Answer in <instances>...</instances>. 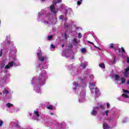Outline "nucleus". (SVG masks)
Wrapping results in <instances>:
<instances>
[{"instance_id":"f257e3e1","label":"nucleus","mask_w":129,"mask_h":129,"mask_svg":"<svg viewBox=\"0 0 129 129\" xmlns=\"http://www.w3.org/2000/svg\"><path fill=\"white\" fill-rule=\"evenodd\" d=\"M47 72L43 71L38 78L34 77L31 81V84L34 87V90L37 93H41V86L45 85L47 78Z\"/></svg>"},{"instance_id":"9d476101","label":"nucleus","mask_w":129,"mask_h":129,"mask_svg":"<svg viewBox=\"0 0 129 129\" xmlns=\"http://www.w3.org/2000/svg\"><path fill=\"white\" fill-rule=\"evenodd\" d=\"M73 53L72 52V50L71 49H68L66 51H62V55L64 57H67V58H68L70 56L68 55H73Z\"/></svg>"},{"instance_id":"052dcab7","label":"nucleus","mask_w":129,"mask_h":129,"mask_svg":"<svg viewBox=\"0 0 129 129\" xmlns=\"http://www.w3.org/2000/svg\"><path fill=\"white\" fill-rule=\"evenodd\" d=\"M1 24H2V21H1V19H0V25Z\"/></svg>"},{"instance_id":"473e14b6","label":"nucleus","mask_w":129,"mask_h":129,"mask_svg":"<svg viewBox=\"0 0 129 129\" xmlns=\"http://www.w3.org/2000/svg\"><path fill=\"white\" fill-rule=\"evenodd\" d=\"M52 38H53V36L52 35H49L47 37V39L50 41L51 40H52Z\"/></svg>"},{"instance_id":"4be33fe9","label":"nucleus","mask_w":129,"mask_h":129,"mask_svg":"<svg viewBox=\"0 0 129 129\" xmlns=\"http://www.w3.org/2000/svg\"><path fill=\"white\" fill-rule=\"evenodd\" d=\"M59 20H62V21H67V18L65 17L63 15H60L59 17Z\"/></svg>"},{"instance_id":"aec40b11","label":"nucleus","mask_w":129,"mask_h":129,"mask_svg":"<svg viewBox=\"0 0 129 129\" xmlns=\"http://www.w3.org/2000/svg\"><path fill=\"white\" fill-rule=\"evenodd\" d=\"M6 66V60H3L0 62V68H4Z\"/></svg>"},{"instance_id":"20e7f679","label":"nucleus","mask_w":129,"mask_h":129,"mask_svg":"<svg viewBox=\"0 0 129 129\" xmlns=\"http://www.w3.org/2000/svg\"><path fill=\"white\" fill-rule=\"evenodd\" d=\"M95 84H96V82L95 81H91L90 82V89L91 91L94 93V91L95 92L96 96H98L99 95V90L98 88H95Z\"/></svg>"},{"instance_id":"4d7b16f0","label":"nucleus","mask_w":129,"mask_h":129,"mask_svg":"<svg viewBox=\"0 0 129 129\" xmlns=\"http://www.w3.org/2000/svg\"><path fill=\"white\" fill-rule=\"evenodd\" d=\"M99 118H100V120H103V119H102V118H101L100 117H99Z\"/></svg>"},{"instance_id":"4c0bfd02","label":"nucleus","mask_w":129,"mask_h":129,"mask_svg":"<svg viewBox=\"0 0 129 129\" xmlns=\"http://www.w3.org/2000/svg\"><path fill=\"white\" fill-rule=\"evenodd\" d=\"M48 109H53V106L52 105H49L47 106Z\"/></svg>"},{"instance_id":"c85d7f7f","label":"nucleus","mask_w":129,"mask_h":129,"mask_svg":"<svg viewBox=\"0 0 129 129\" xmlns=\"http://www.w3.org/2000/svg\"><path fill=\"white\" fill-rule=\"evenodd\" d=\"M116 57L114 56V61H111V64H115L116 63Z\"/></svg>"},{"instance_id":"e2e57ef3","label":"nucleus","mask_w":129,"mask_h":129,"mask_svg":"<svg viewBox=\"0 0 129 129\" xmlns=\"http://www.w3.org/2000/svg\"><path fill=\"white\" fill-rule=\"evenodd\" d=\"M50 114H52V113H51Z\"/></svg>"},{"instance_id":"e433bc0d","label":"nucleus","mask_w":129,"mask_h":129,"mask_svg":"<svg viewBox=\"0 0 129 129\" xmlns=\"http://www.w3.org/2000/svg\"><path fill=\"white\" fill-rule=\"evenodd\" d=\"M15 126L16 127H18L19 128H20V127H21V125H20V124H19V123H17V124H16Z\"/></svg>"},{"instance_id":"680f3d73","label":"nucleus","mask_w":129,"mask_h":129,"mask_svg":"<svg viewBox=\"0 0 129 129\" xmlns=\"http://www.w3.org/2000/svg\"><path fill=\"white\" fill-rule=\"evenodd\" d=\"M2 93H1V95H2Z\"/></svg>"},{"instance_id":"58836bf2","label":"nucleus","mask_w":129,"mask_h":129,"mask_svg":"<svg viewBox=\"0 0 129 129\" xmlns=\"http://www.w3.org/2000/svg\"><path fill=\"white\" fill-rule=\"evenodd\" d=\"M63 37L66 39H67V38H68V35H67V34H66V33H65L63 35Z\"/></svg>"},{"instance_id":"f8f14e48","label":"nucleus","mask_w":129,"mask_h":129,"mask_svg":"<svg viewBox=\"0 0 129 129\" xmlns=\"http://www.w3.org/2000/svg\"><path fill=\"white\" fill-rule=\"evenodd\" d=\"M38 70H43V69H47L48 68V64L44 63V64H41L39 63L37 67Z\"/></svg>"},{"instance_id":"1a4fd4ad","label":"nucleus","mask_w":129,"mask_h":129,"mask_svg":"<svg viewBox=\"0 0 129 129\" xmlns=\"http://www.w3.org/2000/svg\"><path fill=\"white\" fill-rule=\"evenodd\" d=\"M8 77L9 76L6 75L0 79V86H1V87H3V85L6 84L7 82H8Z\"/></svg>"},{"instance_id":"13d9d810","label":"nucleus","mask_w":129,"mask_h":129,"mask_svg":"<svg viewBox=\"0 0 129 129\" xmlns=\"http://www.w3.org/2000/svg\"><path fill=\"white\" fill-rule=\"evenodd\" d=\"M64 26H65L66 27H68V26L66 25V23H64Z\"/></svg>"},{"instance_id":"bf43d9fd","label":"nucleus","mask_w":129,"mask_h":129,"mask_svg":"<svg viewBox=\"0 0 129 129\" xmlns=\"http://www.w3.org/2000/svg\"><path fill=\"white\" fill-rule=\"evenodd\" d=\"M61 47L63 48V47H64V44L62 45Z\"/></svg>"},{"instance_id":"6e6552de","label":"nucleus","mask_w":129,"mask_h":129,"mask_svg":"<svg viewBox=\"0 0 129 129\" xmlns=\"http://www.w3.org/2000/svg\"><path fill=\"white\" fill-rule=\"evenodd\" d=\"M9 48H10V50L11 52L12 56H14V61L16 60V54H17V49L15 46H12V45H9Z\"/></svg>"},{"instance_id":"cd10ccee","label":"nucleus","mask_w":129,"mask_h":129,"mask_svg":"<svg viewBox=\"0 0 129 129\" xmlns=\"http://www.w3.org/2000/svg\"><path fill=\"white\" fill-rule=\"evenodd\" d=\"M81 51L84 54H85L86 53V48H83L81 49Z\"/></svg>"},{"instance_id":"de8ad7c7","label":"nucleus","mask_w":129,"mask_h":129,"mask_svg":"<svg viewBox=\"0 0 129 129\" xmlns=\"http://www.w3.org/2000/svg\"><path fill=\"white\" fill-rule=\"evenodd\" d=\"M40 2L41 3H45V2H46V0H40Z\"/></svg>"},{"instance_id":"b1692460","label":"nucleus","mask_w":129,"mask_h":129,"mask_svg":"<svg viewBox=\"0 0 129 129\" xmlns=\"http://www.w3.org/2000/svg\"><path fill=\"white\" fill-rule=\"evenodd\" d=\"M68 70H74L75 69L72 64L69 65L68 66Z\"/></svg>"},{"instance_id":"393cba45","label":"nucleus","mask_w":129,"mask_h":129,"mask_svg":"<svg viewBox=\"0 0 129 129\" xmlns=\"http://www.w3.org/2000/svg\"><path fill=\"white\" fill-rule=\"evenodd\" d=\"M14 106V105L13 104H11L10 103H8L6 104V107L8 108H11V107Z\"/></svg>"},{"instance_id":"0eeeda50","label":"nucleus","mask_w":129,"mask_h":129,"mask_svg":"<svg viewBox=\"0 0 129 129\" xmlns=\"http://www.w3.org/2000/svg\"><path fill=\"white\" fill-rule=\"evenodd\" d=\"M85 101V91L82 90L80 91L79 96V102H84Z\"/></svg>"},{"instance_id":"7ed1b4c3","label":"nucleus","mask_w":129,"mask_h":129,"mask_svg":"<svg viewBox=\"0 0 129 129\" xmlns=\"http://www.w3.org/2000/svg\"><path fill=\"white\" fill-rule=\"evenodd\" d=\"M59 3H62V0H54L52 2V5H51L49 8L50 11L52 14H54V16H56V14L59 12V10L58 9H55L54 6H56L57 4H59Z\"/></svg>"},{"instance_id":"a18cd8bd","label":"nucleus","mask_w":129,"mask_h":129,"mask_svg":"<svg viewBox=\"0 0 129 129\" xmlns=\"http://www.w3.org/2000/svg\"><path fill=\"white\" fill-rule=\"evenodd\" d=\"M122 52L123 53H125V51L124 50V49H123V47H121Z\"/></svg>"},{"instance_id":"5701e85b","label":"nucleus","mask_w":129,"mask_h":129,"mask_svg":"<svg viewBox=\"0 0 129 129\" xmlns=\"http://www.w3.org/2000/svg\"><path fill=\"white\" fill-rule=\"evenodd\" d=\"M88 43H89V44H91L92 45H93V46L95 47V48H97V49H99V50H100V48L95 46V45H94V43L93 42H91L90 41H87Z\"/></svg>"},{"instance_id":"6ab92c4d","label":"nucleus","mask_w":129,"mask_h":129,"mask_svg":"<svg viewBox=\"0 0 129 129\" xmlns=\"http://www.w3.org/2000/svg\"><path fill=\"white\" fill-rule=\"evenodd\" d=\"M80 65V66H82V67L83 68L85 69V68H86V66H87L88 65V62L85 61L83 63H82V62H81Z\"/></svg>"},{"instance_id":"423d86ee","label":"nucleus","mask_w":129,"mask_h":129,"mask_svg":"<svg viewBox=\"0 0 129 129\" xmlns=\"http://www.w3.org/2000/svg\"><path fill=\"white\" fill-rule=\"evenodd\" d=\"M99 108H101L102 109H104V107L102 105H99V106H95L94 107L93 110L91 112V115L95 116L97 115V110L99 109Z\"/></svg>"},{"instance_id":"a19ab883","label":"nucleus","mask_w":129,"mask_h":129,"mask_svg":"<svg viewBox=\"0 0 129 129\" xmlns=\"http://www.w3.org/2000/svg\"><path fill=\"white\" fill-rule=\"evenodd\" d=\"M4 124V121L3 120H0V127Z\"/></svg>"},{"instance_id":"8fccbe9b","label":"nucleus","mask_w":129,"mask_h":129,"mask_svg":"<svg viewBox=\"0 0 129 129\" xmlns=\"http://www.w3.org/2000/svg\"><path fill=\"white\" fill-rule=\"evenodd\" d=\"M73 46L72 44H70L69 46V48H72Z\"/></svg>"},{"instance_id":"9b49d317","label":"nucleus","mask_w":129,"mask_h":129,"mask_svg":"<svg viewBox=\"0 0 129 129\" xmlns=\"http://www.w3.org/2000/svg\"><path fill=\"white\" fill-rule=\"evenodd\" d=\"M13 66L17 67V66H18V64H17L16 62H15V61H10L8 63V65L5 67V69H10V68H11V67H12Z\"/></svg>"},{"instance_id":"79ce46f5","label":"nucleus","mask_w":129,"mask_h":129,"mask_svg":"<svg viewBox=\"0 0 129 129\" xmlns=\"http://www.w3.org/2000/svg\"><path fill=\"white\" fill-rule=\"evenodd\" d=\"M50 48L51 49H54V48H55V46H54V45H53V44H51Z\"/></svg>"},{"instance_id":"a211bd4d","label":"nucleus","mask_w":129,"mask_h":129,"mask_svg":"<svg viewBox=\"0 0 129 129\" xmlns=\"http://www.w3.org/2000/svg\"><path fill=\"white\" fill-rule=\"evenodd\" d=\"M103 127L104 129H111L106 122L103 123Z\"/></svg>"},{"instance_id":"bb28decb","label":"nucleus","mask_w":129,"mask_h":129,"mask_svg":"<svg viewBox=\"0 0 129 129\" xmlns=\"http://www.w3.org/2000/svg\"><path fill=\"white\" fill-rule=\"evenodd\" d=\"M109 48H111L112 49H115V47H114V44L111 43L109 44Z\"/></svg>"},{"instance_id":"6e6d98bb","label":"nucleus","mask_w":129,"mask_h":129,"mask_svg":"<svg viewBox=\"0 0 129 129\" xmlns=\"http://www.w3.org/2000/svg\"><path fill=\"white\" fill-rule=\"evenodd\" d=\"M127 84H128V85H129V80H128V81H127Z\"/></svg>"},{"instance_id":"ea45409f","label":"nucleus","mask_w":129,"mask_h":129,"mask_svg":"<svg viewBox=\"0 0 129 129\" xmlns=\"http://www.w3.org/2000/svg\"><path fill=\"white\" fill-rule=\"evenodd\" d=\"M3 56V49H0V57H2Z\"/></svg>"},{"instance_id":"ddd939ff","label":"nucleus","mask_w":129,"mask_h":129,"mask_svg":"<svg viewBox=\"0 0 129 129\" xmlns=\"http://www.w3.org/2000/svg\"><path fill=\"white\" fill-rule=\"evenodd\" d=\"M108 113H111V110H106L105 111H101V113L102 114V115L103 116H105V118H106L107 117V116H108Z\"/></svg>"},{"instance_id":"f704fd0d","label":"nucleus","mask_w":129,"mask_h":129,"mask_svg":"<svg viewBox=\"0 0 129 129\" xmlns=\"http://www.w3.org/2000/svg\"><path fill=\"white\" fill-rule=\"evenodd\" d=\"M83 0H80V1H78L77 5L78 6H80L81 5V3H82Z\"/></svg>"},{"instance_id":"dca6fc26","label":"nucleus","mask_w":129,"mask_h":129,"mask_svg":"<svg viewBox=\"0 0 129 129\" xmlns=\"http://www.w3.org/2000/svg\"><path fill=\"white\" fill-rule=\"evenodd\" d=\"M33 118L35 120L39 119L40 118V115L38 111H35L34 113V116H33Z\"/></svg>"},{"instance_id":"c9c22d12","label":"nucleus","mask_w":129,"mask_h":129,"mask_svg":"<svg viewBox=\"0 0 129 129\" xmlns=\"http://www.w3.org/2000/svg\"><path fill=\"white\" fill-rule=\"evenodd\" d=\"M123 92H124V93H128L129 94V91H127L126 90H124V89H123Z\"/></svg>"},{"instance_id":"2eb2a0df","label":"nucleus","mask_w":129,"mask_h":129,"mask_svg":"<svg viewBox=\"0 0 129 129\" xmlns=\"http://www.w3.org/2000/svg\"><path fill=\"white\" fill-rule=\"evenodd\" d=\"M12 94L13 91H11V90L9 88H5L3 91V94Z\"/></svg>"},{"instance_id":"37998d69","label":"nucleus","mask_w":129,"mask_h":129,"mask_svg":"<svg viewBox=\"0 0 129 129\" xmlns=\"http://www.w3.org/2000/svg\"><path fill=\"white\" fill-rule=\"evenodd\" d=\"M74 42H75V43H78V42L77 41V39L76 38H74Z\"/></svg>"},{"instance_id":"4468645a","label":"nucleus","mask_w":129,"mask_h":129,"mask_svg":"<svg viewBox=\"0 0 129 129\" xmlns=\"http://www.w3.org/2000/svg\"><path fill=\"white\" fill-rule=\"evenodd\" d=\"M74 87H73V89L75 90V91H76L78 88H79V86H80V84H79L78 83L76 82H74L73 83Z\"/></svg>"},{"instance_id":"39448f33","label":"nucleus","mask_w":129,"mask_h":129,"mask_svg":"<svg viewBox=\"0 0 129 129\" xmlns=\"http://www.w3.org/2000/svg\"><path fill=\"white\" fill-rule=\"evenodd\" d=\"M37 56L38 60L41 62H44L45 60H47V57L46 55L43 54L42 51H41V49L39 48L37 51Z\"/></svg>"},{"instance_id":"72a5a7b5","label":"nucleus","mask_w":129,"mask_h":129,"mask_svg":"<svg viewBox=\"0 0 129 129\" xmlns=\"http://www.w3.org/2000/svg\"><path fill=\"white\" fill-rule=\"evenodd\" d=\"M78 38H79V39L82 38V34H81V33H79Z\"/></svg>"},{"instance_id":"2f4dec72","label":"nucleus","mask_w":129,"mask_h":129,"mask_svg":"<svg viewBox=\"0 0 129 129\" xmlns=\"http://www.w3.org/2000/svg\"><path fill=\"white\" fill-rule=\"evenodd\" d=\"M83 77H84V79H85L86 77H88V73H85L83 74Z\"/></svg>"},{"instance_id":"603ef678","label":"nucleus","mask_w":129,"mask_h":129,"mask_svg":"<svg viewBox=\"0 0 129 129\" xmlns=\"http://www.w3.org/2000/svg\"><path fill=\"white\" fill-rule=\"evenodd\" d=\"M19 110H20V109H19V108H16L15 109V111H19Z\"/></svg>"},{"instance_id":"7c9ffc66","label":"nucleus","mask_w":129,"mask_h":129,"mask_svg":"<svg viewBox=\"0 0 129 129\" xmlns=\"http://www.w3.org/2000/svg\"><path fill=\"white\" fill-rule=\"evenodd\" d=\"M122 96L124 98H128V96H127V95H126L125 93L122 94Z\"/></svg>"},{"instance_id":"412c9836","label":"nucleus","mask_w":129,"mask_h":129,"mask_svg":"<svg viewBox=\"0 0 129 129\" xmlns=\"http://www.w3.org/2000/svg\"><path fill=\"white\" fill-rule=\"evenodd\" d=\"M125 83V79L124 78H121V83L119 84L118 87L121 85V84H124Z\"/></svg>"},{"instance_id":"a878e982","label":"nucleus","mask_w":129,"mask_h":129,"mask_svg":"<svg viewBox=\"0 0 129 129\" xmlns=\"http://www.w3.org/2000/svg\"><path fill=\"white\" fill-rule=\"evenodd\" d=\"M114 77L116 81L119 80V78H120V77L118 75H115Z\"/></svg>"},{"instance_id":"5fc2aeb1","label":"nucleus","mask_w":129,"mask_h":129,"mask_svg":"<svg viewBox=\"0 0 129 129\" xmlns=\"http://www.w3.org/2000/svg\"><path fill=\"white\" fill-rule=\"evenodd\" d=\"M125 122H126V120H123V123H125Z\"/></svg>"},{"instance_id":"09e8293b","label":"nucleus","mask_w":129,"mask_h":129,"mask_svg":"<svg viewBox=\"0 0 129 129\" xmlns=\"http://www.w3.org/2000/svg\"><path fill=\"white\" fill-rule=\"evenodd\" d=\"M127 63H129V57H127Z\"/></svg>"},{"instance_id":"864d4df0","label":"nucleus","mask_w":129,"mask_h":129,"mask_svg":"<svg viewBox=\"0 0 129 129\" xmlns=\"http://www.w3.org/2000/svg\"><path fill=\"white\" fill-rule=\"evenodd\" d=\"M67 10H66V13L64 14V16H66V15H67Z\"/></svg>"},{"instance_id":"3c124183","label":"nucleus","mask_w":129,"mask_h":129,"mask_svg":"<svg viewBox=\"0 0 129 129\" xmlns=\"http://www.w3.org/2000/svg\"><path fill=\"white\" fill-rule=\"evenodd\" d=\"M84 79H81L80 78H79V80H80L81 81L82 80H84Z\"/></svg>"},{"instance_id":"c756f323","label":"nucleus","mask_w":129,"mask_h":129,"mask_svg":"<svg viewBox=\"0 0 129 129\" xmlns=\"http://www.w3.org/2000/svg\"><path fill=\"white\" fill-rule=\"evenodd\" d=\"M99 67H100L101 68H103V69H104V68H105V66L104 65V63H100L99 64Z\"/></svg>"},{"instance_id":"f03ea898","label":"nucleus","mask_w":129,"mask_h":129,"mask_svg":"<svg viewBox=\"0 0 129 129\" xmlns=\"http://www.w3.org/2000/svg\"><path fill=\"white\" fill-rule=\"evenodd\" d=\"M46 12L45 10H42L38 14V17L37 20L38 22H41L43 23L46 26L48 27L51 25H56L57 23V18L56 17H53V16L50 14L46 15Z\"/></svg>"},{"instance_id":"f3484780","label":"nucleus","mask_w":129,"mask_h":129,"mask_svg":"<svg viewBox=\"0 0 129 129\" xmlns=\"http://www.w3.org/2000/svg\"><path fill=\"white\" fill-rule=\"evenodd\" d=\"M71 74L72 76H77V75H78V70L76 69H74L73 70V72H71Z\"/></svg>"},{"instance_id":"c03bdc74","label":"nucleus","mask_w":129,"mask_h":129,"mask_svg":"<svg viewBox=\"0 0 129 129\" xmlns=\"http://www.w3.org/2000/svg\"><path fill=\"white\" fill-rule=\"evenodd\" d=\"M109 106H110V104H109V103H107V108H109Z\"/></svg>"},{"instance_id":"49530a36","label":"nucleus","mask_w":129,"mask_h":129,"mask_svg":"<svg viewBox=\"0 0 129 129\" xmlns=\"http://www.w3.org/2000/svg\"><path fill=\"white\" fill-rule=\"evenodd\" d=\"M90 78H93V77H94V76L93 75H91L90 76Z\"/></svg>"}]
</instances>
